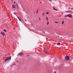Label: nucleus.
<instances>
[{"label": "nucleus", "mask_w": 73, "mask_h": 73, "mask_svg": "<svg viewBox=\"0 0 73 73\" xmlns=\"http://www.w3.org/2000/svg\"><path fill=\"white\" fill-rule=\"evenodd\" d=\"M27 56H29V55H27Z\"/></svg>", "instance_id": "2f4dec72"}, {"label": "nucleus", "mask_w": 73, "mask_h": 73, "mask_svg": "<svg viewBox=\"0 0 73 73\" xmlns=\"http://www.w3.org/2000/svg\"><path fill=\"white\" fill-rule=\"evenodd\" d=\"M13 14H14V15L16 14V13L15 12L13 13Z\"/></svg>", "instance_id": "4468645a"}, {"label": "nucleus", "mask_w": 73, "mask_h": 73, "mask_svg": "<svg viewBox=\"0 0 73 73\" xmlns=\"http://www.w3.org/2000/svg\"><path fill=\"white\" fill-rule=\"evenodd\" d=\"M25 19V21H27V20L26 19Z\"/></svg>", "instance_id": "cd10ccee"}, {"label": "nucleus", "mask_w": 73, "mask_h": 73, "mask_svg": "<svg viewBox=\"0 0 73 73\" xmlns=\"http://www.w3.org/2000/svg\"><path fill=\"white\" fill-rule=\"evenodd\" d=\"M53 73H57V72H56L55 71H54Z\"/></svg>", "instance_id": "6ab92c4d"}, {"label": "nucleus", "mask_w": 73, "mask_h": 73, "mask_svg": "<svg viewBox=\"0 0 73 73\" xmlns=\"http://www.w3.org/2000/svg\"><path fill=\"white\" fill-rule=\"evenodd\" d=\"M40 3H41V2H40Z\"/></svg>", "instance_id": "f704fd0d"}, {"label": "nucleus", "mask_w": 73, "mask_h": 73, "mask_svg": "<svg viewBox=\"0 0 73 73\" xmlns=\"http://www.w3.org/2000/svg\"><path fill=\"white\" fill-rule=\"evenodd\" d=\"M46 14H47V15H49V12H47L46 13Z\"/></svg>", "instance_id": "f8f14e48"}, {"label": "nucleus", "mask_w": 73, "mask_h": 73, "mask_svg": "<svg viewBox=\"0 0 73 73\" xmlns=\"http://www.w3.org/2000/svg\"><path fill=\"white\" fill-rule=\"evenodd\" d=\"M16 5L17 8L19 9V6L18 4H17V3H16Z\"/></svg>", "instance_id": "39448f33"}, {"label": "nucleus", "mask_w": 73, "mask_h": 73, "mask_svg": "<svg viewBox=\"0 0 73 73\" xmlns=\"http://www.w3.org/2000/svg\"><path fill=\"white\" fill-rule=\"evenodd\" d=\"M45 52V53L46 54V53H47V52H48V51H47L46 52Z\"/></svg>", "instance_id": "412c9836"}, {"label": "nucleus", "mask_w": 73, "mask_h": 73, "mask_svg": "<svg viewBox=\"0 0 73 73\" xmlns=\"http://www.w3.org/2000/svg\"><path fill=\"white\" fill-rule=\"evenodd\" d=\"M71 9L72 10H73V8H71Z\"/></svg>", "instance_id": "a878e982"}, {"label": "nucleus", "mask_w": 73, "mask_h": 73, "mask_svg": "<svg viewBox=\"0 0 73 73\" xmlns=\"http://www.w3.org/2000/svg\"><path fill=\"white\" fill-rule=\"evenodd\" d=\"M66 13H72V10H69L66 11Z\"/></svg>", "instance_id": "20e7f679"}, {"label": "nucleus", "mask_w": 73, "mask_h": 73, "mask_svg": "<svg viewBox=\"0 0 73 73\" xmlns=\"http://www.w3.org/2000/svg\"><path fill=\"white\" fill-rule=\"evenodd\" d=\"M44 50H45V49H44Z\"/></svg>", "instance_id": "c9c22d12"}, {"label": "nucleus", "mask_w": 73, "mask_h": 73, "mask_svg": "<svg viewBox=\"0 0 73 73\" xmlns=\"http://www.w3.org/2000/svg\"><path fill=\"white\" fill-rule=\"evenodd\" d=\"M44 12H43V13L42 16H44Z\"/></svg>", "instance_id": "4be33fe9"}, {"label": "nucleus", "mask_w": 73, "mask_h": 73, "mask_svg": "<svg viewBox=\"0 0 73 73\" xmlns=\"http://www.w3.org/2000/svg\"><path fill=\"white\" fill-rule=\"evenodd\" d=\"M52 8L53 9H54V11H57V10L55 9L54 7H53Z\"/></svg>", "instance_id": "1a4fd4ad"}, {"label": "nucleus", "mask_w": 73, "mask_h": 73, "mask_svg": "<svg viewBox=\"0 0 73 73\" xmlns=\"http://www.w3.org/2000/svg\"><path fill=\"white\" fill-rule=\"evenodd\" d=\"M38 11H36V13H38Z\"/></svg>", "instance_id": "aec40b11"}, {"label": "nucleus", "mask_w": 73, "mask_h": 73, "mask_svg": "<svg viewBox=\"0 0 73 73\" xmlns=\"http://www.w3.org/2000/svg\"><path fill=\"white\" fill-rule=\"evenodd\" d=\"M60 44H61L60 43H57V45H60Z\"/></svg>", "instance_id": "9b49d317"}, {"label": "nucleus", "mask_w": 73, "mask_h": 73, "mask_svg": "<svg viewBox=\"0 0 73 73\" xmlns=\"http://www.w3.org/2000/svg\"><path fill=\"white\" fill-rule=\"evenodd\" d=\"M4 32H7V31H6V30H5V29H4Z\"/></svg>", "instance_id": "2eb2a0df"}, {"label": "nucleus", "mask_w": 73, "mask_h": 73, "mask_svg": "<svg viewBox=\"0 0 73 73\" xmlns=\"http://www.w3.org/2000/svg\"><path fill=\"white\" fill-rule=\"evenodd\" d=\"M15 3H16V2L15 1V2H14V3L15 4Z\"/></svg>", "instance_id": "c85d7f7f"}, {"label": "nucleus", "mask_w": 73, "mask_h": 73, "mask_svg": "<svg viewBox=\"0 0 73 73\" xmlns=\"http://www.w3.org/2000/svg\"><path fill=\"white\" fill-rule=\"evenodd\" d=\"M64 17H69L70 18H72V15H71L70 14H68L64 16Z\"/></svg>", "instance_id": "f257e3e1"}, {"label": "nucleus", "mask_w": 73, "mask_h": 73, "mask_svg": "<svg viewBox=\"0 0 73 73\" xmlns=\"http://www.w3.org/2000/svg\"><path fill=\"white\" fill-rule=\"evenodd\" d=\"M61 37V38H62V37Z\"/></svg>", "instance_id": "72a5a7b5"}, {"label": "nucleus", "mask_w": 73, "mask_h": 73, "mask_svg": "<svg viewBox=\"0 0 73 73\" xmlns=\"http://www.w3.org/2000/svg\"><path fill=\"white\" fill-rule=\"evenodd\" d=\"M69 58H70V57L68 56H66L64 58L65 60H66V61H69Z\"/></svg>", "instance_id": "f03ea898"}, {"label": "nucleus", "mask_w": 73, "mask_h": 73, "mask_svg": "<svg viewBox=\"0 0 73 73\" xmlns=\"http://www.w3.org/2000/svg\"><path fill=\"white\" fill-rule=\"evenodd\" d=\"M39 21H40V18L39 17Z\"/></svg>", "instance_id": "393cba45"}, {"label": "nucleus", "mask_w": 73, "mask_h": 73, "mask_svg": "<svg viewBox=\"0 0 73 73\" xmlns=\"http://www.w3.org/2000/svg\"><path fill=\"white\" fill-rule=\"evenodd\" d=\"M38 10H39V9H37V11H38Z\"/></svg>", "instance_id": "5701e85b"}, {"label": "nucleus", "mask_w": 73, "mask_h": 73, "mask_svg": "<svg viewBox=\"0 0 73 73\" xmlns=\"http://www.w3.org/2000/svg\"><path fill=\"white\" fill-rule=\"evenodd\" d=\"M46 20H47V21H48V17H46Z\"/></svg>", "instance_id": "ddd939ff"}, {"label": "nucleus", "mask_w": 73, "mask_h": 73, "mask_svg": "<svg viewBox=\"0 0 73 73\" xmlns=\"http://www.w3.org/2000/svg\"><path fill=\"white\" fill-rule=\"evenodd\" d=\"M48 24H49V22L48 21L47 23V25H48Z\"/></svg>", "instance_id": "dca6fc26"}, {"label": "nucleus", "mask_w": 73, "mask_h": 73, "mask_svg": "<svg viewBox=\"0 0 73 73\" xmlns=\"http://www.w3.org/2000/svg\"><path fill=\"white\" fill-rule=\"evenodd\" d=\"M44 32V33H45V32Z\"/></svg>", "instance_id": "473e14b6"}, {"label": "nucleus", "mask_w": 73, "mask_h": 73, "mask_svg": "<svg viewBox=\"0 0 73 73\" xmlns=\"http://www.w3.org/2000/svg\"><path fill=\"white\" fill-rule=\"evenodd\" d=\"M14 65H16V64H14Z\"/></svg>", "instance_id": "bb28decb"}, {"label": "nucleus", "mask_w": 73, "mask_h": 73, "mask_svg": "<svg viewBox=\"0 0 73 73\" xmlns=\"http://www.w3.org/2000/svg\"><path fill=\"white\" fill-rule=\"evenodd\" d=\"M64 65V64H62V65Z\"/></svg>", "instance_id": "c756f323"}, {"label": "nucleus", "mask_w": 73, "mask_h": 73, "mask_svg": "<svg viewBox=\"0 0 73 73\" xmlns=\"http://www.w3.org/2000/svg\"><path fill=\"white\" fill-rule=\"evenodd\" d=\"M11 56H10V57H7L6 59L5 60V63L6 62V61H7V60H11Z\"/></svg>", "instance_id": "7ed1b4c3"}, {"label": "nucleus", "mask_w": 73, "mask_h": 73, "mask_svg": "<svg viewBox=\"0 0 73 73\" xmlns=\"http://www.w3.org/2000/svg\"><path fill=\"white\" fill-rule=\"evenodd\" d=\"M13 8H16V5H13L12 6Z\"/></svg>", "instance_id": "6e6552de"}, {"label": "nucleus", "mask_w": 73, "mask_h": 73, "mask_svg": "<svg viewBox=\"0 0 73 73\" xmlns=\"http://www.w3.org/2000/svg\"><path fill=\"white\" fill-rule=\"evenodd\" d=\"M55 23H58V22L55 21Z\"/></svg>", "instance_id": "f3484780"}, {"label": "nucleus", "mask_w": 73, "mask_h": 73, "mask_svg": "<svg viewBox=\"0 0 73 73\" xmlns=\"http://www.w3.org/2000/svg\"><path fill=\"white\" fill-rule=\"evenodd\" d=\"M18 19H19V21H21V18H18Z\"/></svg>", "instance_id": "9d476101"}, {"label": "nucleus", "mask_w": 73, "mask_h": 73, "mask_svg": "<svg viewBox=\"0 0 73 73\" xmlns=\"http://www.w3.org/2000/svg\"><path fill=\"white\" fill-rule=\"evenodd\" d=\"M50 1H51L50 0H49Z\"/></svg>", "instance_id": "7c9ffc66"}, {"label": "nucleus", "mask_w": 73, "mask_h": 73, "mask_svg": "<svg viewBox=\"0 0 73 73\" xmlns=\"http://www.w3.org/2000/svg\"><path fill=\"white\" fill-rule=\"evenodd\" d=\"M62 15H60L59 16V17H61Z\"/></svg>", "instance_id": "b1692460"}, {"label": "nucleus", "mask_w": 73, "mask_h": 73, "mask_svg": "<svg viewBox=\"0 0 73 73\" xmlns=\"http://www.w3.org/2000/svg\"><path fill=\"white\" fill-rule=\"evenodd\" d=\"M23 54L22 53H20L19 54L17 55V56H19V55H23Z\"/></svg>", "instance_id": "0eeeda50"}, {"label": "nucleus", "mask_w": 73, "mask_h": 73, "mask_svg": "<svg viewBox=\"0 0 73 73\" xmlns=\"http://www.w3.org/2000/svg\"><path fill=\"white\" fill-rule=\"evenodd\" d=\"M1 33L2 35H3V36H5V34L3 32H1Z\"/></svg>", "instance_id": "423d86ee"}, {"label": "nucleus", "mask_w": 73, "mask_h": 73, "mask_svg": "<svg viewBox=\"0 0 73 73\" xmlns=\"http://www.w3.org/2000/svg\"><path fill=\"white\" fill-rule=\"evenodd\" d=\"M64 21H63L62 22V24H64Z\"/></svg>", "instance_id": "a211bd4d"}]
</instances>
